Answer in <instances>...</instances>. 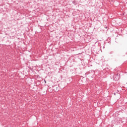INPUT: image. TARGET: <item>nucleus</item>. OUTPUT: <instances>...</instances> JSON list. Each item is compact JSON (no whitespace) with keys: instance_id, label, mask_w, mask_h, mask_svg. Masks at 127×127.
I'll list each match as a JSON object with an SVG mask.
<instances>
[{"instance_id":"1","label":"nucleus","mask_w":127,"mask_h":127,"mask_svg":"<svg viewBox=\"0 0 127 127\" xmlns=\"http://www.w3.org/2000/svg\"><path fill=\"white\" fill-rule=\"evenodd\" d=\"M117 77H120V74L119 73H117Z\"/></svg>"}]
</instances>
